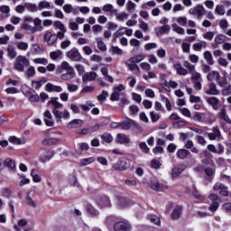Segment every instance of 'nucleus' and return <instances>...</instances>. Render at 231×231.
I'll use <instances>...</instances> for the list:
<instances>
[{
  "label": "nucleus",
  "mask_w": 231,
  "mask_h": 231,
  "mask_svg": "<svg viewBox=\"0 0 231 231\" xmlns=\"http://www.w3.org/2000/svg\"><path fill=\"white\" fill-rule=\"evenodd\" d=\"M191 81L193 84V88L196 91H201L203 86V78L201 77V73L193 71L191 72Z\"/></svg>",
  "instance_id": "obj_1"
},
{
  "label": "nucleus",
  "mask_w": 231,
  "mask_h": 231,
  "mask_svg": "<svg viewBox=\"0 0 231 231\" xmlns=\"http://www.w3.org/2000/svg\"><path fill=\"white\" fill-rule=\"evenodd\" d=\"M53 26L54 28L60 30V32H58L57 34H55L56 38L60 39V41H62V39L66 37V32H68L66 25H64V23H62V22L60 21H55L53 22Z\"/></svg>",
  "instance_id": "obj_2"
},
{
  "label": "nucleus",
  "mask_w": 231,
  "mask_h": 231,
  "mask_svg": "<svg viewBox=\"0 0 231 231\" xmlns=\"http://www.w3.org/2000/svg\"><path fill=\"white\" fill-rule=\"evenodd\" d=\"M131 167V162L127 158H122L117 162L113 164L115 171H125Z\"/></svg>",
  "instance_id": "obj_3"
},
{
  "label": "nucleus",
  "mask_w": 231,
  "mask_h": 231,
  "mask_svg": "<svg viewBox=\"0 0 231 231\" xmlns=\"http://www.w3.org/2000/svg\"><path fill=\"white\" fill-rule=\"evenodd\" d=\"M67 57L72 60V62H81L82 59H84L77 48H72L70 51H69L67 52Z\"/></svg>",
  "instance_id": "obj_4"
},
{
  "label": "nucleus",
  "mask_w": 231,
  "mask_h": 231,
  "mask_svg": "<svg viewBox=\"0 0 231 231\" xmlns=\"http://www.w3.org/2000/svg\"><path fill=\"white\" fill-rule=\"evenodd\" d=\"M206 12H207V10L201 5H198L189 10V15H195L197 17V19H201V17H203V15H205Z\"/></svg>",
  "instance_id": "obj_5"
},
{
  "label": "nucleus",
  "mask_w": 231,
  "mask_h": 231,
  "mask_svg": "<svg viewBox=\"0 0 231 231\" xmlns=\"http://www.w3.org/2000/svg\"><path fill=\"white\" fill-rule=\"evenodd\" d=\"M208 199L212 201V204L209 206V210L211 212H216L219 208V204L221 203V199L216 193H212L208 196Z\"/></svg>",
  "instance_id": "obj_6"
},
{
  "label": "nucleus",
  "mask_w": 231,
  "mask_h": 231,
  "mask_svg": "<svg viewBox=\"0 0 231 231\" xmlns=\"http://www.w3.org/2000/svg\"><path fill=\"white\" fill-rule=\"evenodd\" d=\"M207 104L214 109V111H217L219 107H221V100L216 97H208L206 98Z\"/></svg>",
  "instance_id": "obj_7"
},
{
  "label": "nucleus",
  "mask_w": 231,
  "mask_h": 231,
  "mask_svg": "<svg viewBox=\"0 0 231 231\" xmlns=\"http://www.w3.org/2000/svg\"><path fill=\"white\" fill-rule=\"evenodd\" d=\"M125 89V87L124 85L120 84L114 88V91L111 94L110 100L112 102H116L120 100V93Z\"/></svg>",
  "instance_id": "obj_8"
},
{
  "label": "nucleus",
  "mask_w": 231,
  "mask_h": 231,
  "mask_svg": "<svg viewBox=\"0 0 231 231\" xmlns=\"http://www.w3.org/2000/svg\"><path fill=\"white\" fill-rule=\"evenodd\" d=\"M204 91L206 95H219V90L217 89V86L214 82L208 83L207 87L204 88Z\"/></svg>",
  "instance_id": "obj_9"
},
{
  "label": "nucleus",
  "mask_w": 231,
  "mask_h": 231,
  "mask_svg": "<svg viewBox=\"0 0 231 231\" xmlns=\"http://www.w3.org/2000/svg\"><path fill=\"white\" fill-rule=\"evenodd\" d=\"M173 69H175L177 75H181L182 77H185L189 75V70L185 69L180 62H175L173 64Z\"/></svg>",
  "instance_id": "obj_10"
},
{
  "label": "nucleus",
  "mask_w": 231,
  "mask_h": 231,
  "mask_svg": "<svg viewBox=\"0 0 231 231\" xmlns=\"http://www.w3.org/2000/svg\"><path fill=\"white\" fill-rule=\"evenodd\" d=\"M44 41L49 46H53L57 42V36L51 33V32L47 31L44 34Z\"/></svg>",
  "instance_id": "obj_11"
},
{
  "label": "nucleus",
  "mask_w": 231,
  "mask_h": 231,
  "mask_svg": "<svg viewBox=\"0 0 231 231\" xmlns=\"http://www.w3.org/2000/svg\"><path fill=\"white\" fill-rule=\"evenodd\" d=\"M115 231H131V225L127 222H117L114 226Z\"/></svg>",
  "instance_id": "obj_12"
},
{
  "label": "nucleus",
  "mask_w": 231,
  "mask_h": 231,
  "mask_svg": "<svg viewBox=\"0 0 231 231\" xmlns=\"http://www.w3.org/2000/svg\"><path fill=\"white\" fill-rule=\"evenodd\" d=\"M97 77H98L97 72H93V71L86 72L82 76V80L84 84H88V82H93L94 80H97Z\"/></svg>",
  "instance_id": "obj_13"
},
{
  "label": "nucleus",
  "mask_w": 231,
  "mask_h": 231,
  "mask_svg": "<svg viewBox=\"0 0 231 231\" xmlns=\"http://www.w3.org/2000/svg\"><path fill=\"white\" fill-rule=\"evenodd\" d=\"M52 113L56 118H64L65 120H69L70 116L69 111L68 110H64L62 112L58 109H52Z\"/></svg>",
  "instance_id": "obj_14"
},
{
  "label": "nucleus",
  "mask_w": 231,
  "mask_h": 231,
  "mask_svg": "<svg viewBox=\"0 0 231 231\" xmlns=\"http://www.w3.org/2000/svg\"><path fill=\"white\" fill-rule=\"evenodd\" d=\"M97 203L101 208L111 207V200H109V197L107 196L98 197L97 199Z\"/></svg>",
  "instance_id": "obj_15"
},
{
  "label": "nucleus",
  "mask_w": 231,
  "mask_h": 231,
  "mask_svg": "<svg viewBox=\"0 0 231 231\" xmlns=\"http://www.w3.org/2000/svg\"><path fill=\"white\" fill-rule=\"evenodd\" d=\"M22 30H25V32H30L32 33H37V32H42V27H33L25 22L22 23Z\"/></svg>",
  "instance_id": "obj_16"
},
{
  "label": "nucleus",
  "mask_w": 231,
  "mask_h": 231,
  "mask_svg": "<svg viewBox=\"0 0 231 231\" xmlns=\"http://www.w3.org/2000/svg\"><path fill=\"white\" fill-rule=\"evenodd\" d=\"M149 187L156 192H162L165 189V187L157 180H151L149 183Z\"/></svg>",
  "instance_id": "obj_17"
},
{
  "label": "nucleus",
  "mask_w": 231,
  "mask_h": 231,
  "mask_svg": "<svg viewBox=\"0 0 231 231\" xmlns=\"http://www.w3.org/2000/svg\"><path fill=\"white\" fill-rule=\"evenodd\" d=\"M218 116L220 117V120H223L226 122V124H231L230 116H228V114L226 113V107L223 106L220 108V112L218 113Z\"/></svg>",
  "instance_id": "obj_18"
},
{
  "label": "nucleus",
  "mask_w": 231,
  "mask_h": 231,
  "mask_svg": "<svg viewBox=\"0 0 231 231\" xmlns=\"http://www.w3.org/2000/svg\"><path fill=\"white\" fill-rule=\"evenodd\" d=\"M53 154H55L53 151H45L44 153L40 156L39 160L42 163H46V162H50V160L53 158Z\"/></svg>",
  "instance_id": "obj_19"
},
{
  "label": "nucleus",
  "mask_w": 231,
  "mask_h": 231,
  "mask_svg": "<svg viewBox=\"0 0 231 231\" xmlns=\"http://www.w3.org/2000/svg\"><path fill=\"white\" fill-rule=\"evenodd\" d=\"M116 142V143L126 144L131 143V139L125 134H117Z\"/></svg>",
  "instance_id": "obj_20"
},
{
  "label": "nucleus",
  "mask_w": 231,
  "mask_h": 231,
  "mask_svg": "<svg viewBox=\"0 0 231 231\" xmlns=\"http://www.w3.org/2000/svg\"><path fill=\"white\" fill-rule=\"evenodd\" d=\"M184 147L186 149H189L190 152L193 154H199V149L194 145V142L192 140H188L186 141Z\"/></svg>",
  "instance_id": "obj_21"
},
{
  "label": "nucleus",
  "mask_w": 231,
  "mask_h": 231,
  "mask_svg": "<svg viewBox=\"0 0 231 231\" xmlns=\"http://www.w3.org/2000/svg\"><path fill=\"white\" fill-rule=\"evenodd\" d=\"M45 89L49 93H60L62 91V87L48 83Z\"/></svg>",
  "instance_id": "obj_22"
},
{
  "label": "nucleus",
  "mask_w": 231,
  "mask_h": 231,
  "mask_svg": "<svg viewBox=\"0 0 231 231\" xmlns=\"http://www.w3.org/2000/svg\"><path fill=\"white\" fill-rule=\"evenodd\" d=\"M84 125V121L82 119H74L70 121L68 125L69 129H79Z\"/></svg>",
  "instance_id": "obj_23"
},
{
  "label": "nucleus",
  "mask_w": 231,
  "mask_h": 231,
  "mask_svg": "<svg viewBox=\"0 0 231 231\" xmlns=\"http://www.w3.org/2000/svg\"><path fill=\"white\" fill-rule=\"evenodd\" d=\"M157 37H162V35H165V33H169L171 32L170 25H162L161 27H157L155 29Z\"/></svg>",
  "instance_id": "obj_24"
},
{
  "label": "nucleus",
  "mask_w": 231,
  "mask_h": 231,
  "mask_svg": "<svg viewBox=\"0 0 231 231\" xmlns=\"http://www.w3.org/2000/svg\"><path fill=\"white\" fill-rule=\"evenodd\" d=\"M4 165L9 169V171H12L13 172H15L16 171V166H15V161L11 158H7L4 162Z\"/></svg>",
  "instance_id": "obj_25"
},
{
  "label": "nucleus",
  "mask_w": 231,
  "mask_h": 231,
  "mask_svg": "<svg viewBox=\"0 0 231 231\" xmlns=\"http://www.w3.org/2000/svg\"><path fill=\"white\" fill-rule=\"evenodd\" d=\"M221 136V131H219L218 126L213 127L212 133L208 134V138L209 140H216L217 138H219Z\"/></svg>",
  "instance_id": "obj_26"
},
{
  "label": "nucleus",
  "mask_w": 231,
  "mask_h": 231,
  "mask_svg": "<svg viewBox=\"0 0 231 231\" xmlns=\"http://www.w3.org/2000/svg\"><path fill=\"white\" fill-rule=\"evenodd\" d=\"M190 156V151L187 149H180L177 151V158L179 160H187Z\"/></svg>",
  "instance_id": "obj_27"
},
{
  "label": "nucleus",
  "mask_w": 231,
  "mask_h": 231,
  "mask_svg": "<svg viewBox=\"0 0 231 231\" xmlns=\"http://www.w3.org/2000/svg\"><path fill=\"white\" fill-rule=\"evenodd\" d=\"M225 39H226V36L223 34H218L215 37V42L212 44L213 48L215 50H217L219 48V44H223L225 42Z\"/></svg>",
  "instance_id": "obj_28"
},
{
  "label": "nucleus",
  "mask_w": 231,
  "mask_h": 231,
  "mask_svg": "<svg viewBox=\"0 0 231 231\" xmlns=\"http://www.w3.org/2000/svg\"><path fill=\"white\" fill-rule=\"evenodd\" d=\"M221 74H219V72L217 70H211L208 73L207 75V79L208 80V82H214V80H217V79H219V76Z\"/></svg>",
  "instance_id": "obj_29"
},
{
  "label": "nucleus",
  "mask_w": 231,
  "mask_h": 231,
  "mask_svg": "<svg viewBox=\"0 0 231 231\" xmlns=\"http://www.w3.org/2000/svg\"><path fill=\"white\" fill-rule=\"evenodd\" d=\"M183 171H185V166L183 165L174 167L171 171V178H178Z\"/></svg>",
  "instance_id": "obj_30"
},
{
  "label": "nucleus",
  "mask_w": 231,
  "mask_h": 231,
  "mask_svg": "<svg viewBox=\"0 0 231 231\" xmlns=\"http://www.w3.org/2000/svg\"><path fill=\"white\" fill-rule=\"evenodd\" d=\"M103 12H105V14H113L115 15V14H116V12H118V9H116L113 5L111 4H106L105 5H103L102 7Z\"/></svg>",
  "instance_id": "obj_31"
},
{
  "label": "nucleus",
  "mask_w": 231,
  "mask_h": 231,
  "mask_svg": "<svg viewBox=\"0 0 231 231\" xmlns=\"http://www.w3.org/2000/svg\"><path fill=\"white\" fill-rule=\"evenodd\" d=\"M97 159L95 157L84 158L79 161L80 167H86L87 165H91V163H95Z\"/></svg>",
  "instance_id": "obj_32"
},
{
  "label": "nucleus",
  "mask_w": 231,
  "mask_h": 231,
  "mask_svg": "<svg viewBox=\"0 0 231 231\" xmlns=\"http://www.w3.org/2000/svg\"><path fill=\"white\" fill-rule=\"evenodd\" d=\"M181 210H183L181 206H176L171 214V219H180V217L181 216Z\"/></svg>",
  "instance_id": "obj_33"
},
{
  "label": "nucleus",
  "mask_w": 231,
  "mask_h": 231,
  "mask_svg": "<svg viewBox=\"0 0 231 231\" xmlns=\"http://www.w3.org/2000/svg\"><path fill=\"white\" fill-rule=\"evenodd\" d=\"M86 211L92 217H97V216H98V210L89 204L86 206Z\"/></svg>",
  "instance_id": "obj_34"
},
{
  "label": "nucleus",
  "mask_w": 231,
  "mask_h": 231,
  "mask_svg": "<svg viewBox=\"0 0 231 231\" xmlns=\"http://www.w3.org/2000/svg\"><path fill=\"white\" fill-rule=\"evenodd\" d=\"M59 97H51V99L48 102V104H51L54 108L52 109H62L63 105L60 103Z\"/></svg>",
  "instance_id": "obj_35"
},
{
  "label": "nucleus",
  "mask_w": 231,
  "mask_h": 231,
  "mask_svg": "<svg viewBox=\"0 0 231 231\" xmlns=\"http://www.w3.org/2000/svg\"><path fill=\"white\" fill-rule=\"evenodd\" d=\"M7 57H9V59H15L17 57V51L13 45H8L7 47Z\"/></svg>",
  "instance_id": "obj_36"
},
{
  "label": "nucleus",
  "mask_w": 231,
  "mask_h": 231,
  "mask_svg": "<svg viewBox=\"0 0 231 231\" xmlns=\"http://www.w3.org/2000/svg\"><path fill=\"white\" fill-rule=\"evenodd\" d=\"M204 59L209 66H214V58L212 57V53L210 51H206L204 52Z\"/></svg>",
  "instance_id": "obj_37"
},
{
  "label": "nucleus",
  "mask_w": 231,
  "mask_h": 231,
  "mask_svg": "<svg viewBox=\"0 0 231 231\" xmlns=\"http://www.w3.org/2000/svg\"><path fill=\"white\" fill-rule=\"evenodd\" d=\"M50 58L52 60H59L62 59V51L58 50V51H51L50 53Z\"/></svg>",
  "instance_id": "obj_38"
},
{
  "label": "nucleus",
  "mask_w": 231,
  "mask_h": 231,
  "mask_svg": "<svg viewBox=\"0 0 231 231\" xmlns=\"http://www.w3.org/2000/svg\"><path fill=\"white\" fill-rule=\"evenodd\" d=\"M155 6H156V1L151 0L143 3L141 5V8H143V10H151V8H154Z\"/></svg>",
  "instance_id": "obj_39"
},
{
  "label": "nucleus",
  "mask_w": 231,
  "mask_h": 231,
  "mask_svg": "<svg viewBox=\"0 0 231 231\" xmlns=\"http://www.w3.org/2000/svg\"><path fill=\"white\" fill-rule=\"evenodd\" d=\"M126 10L129 14H134V12H136V4L131 0H128L126 3Z\"/></svg>",
  "instance_id": "obj_40"
},
{
  "label": "nucleus",
  "mask_w": 231,
  "mask_h": 231,
  "mask_svg": "<svg viewBox=\"0 0 231 231\" xmlns=\"http://www.w3.org/2000/svg\"><path fill=\"white\" fill-rule=\"evenodd\" d=\"M61 69L67 72H75V69L68 61H62L60 65Z\"/></svg>",
  "instance_id": "obj_41"
},
{
  "label": "nucleus",
  "mask_w": 231,
  "mask_h": 231,
  "mask_svg": "<svg viewBox=\"0 0 231 231\" xmlns=\"http://www.w3.org/2000/svg\"><path fill=\"white\" fill-rule=\"evenodd\" d=\"M16 62L23 64V66H30V60L25 56H17Z\"/></svg>",
  "instance_id": "obj_42"
},
{
  "label": "nucleus",
  "mask_w": 231,
  "mask_h": 231,
  "mask_svg": "<svg viewBox=\"0 0 231 231\" xmlns=\"http://www.w3.org/2000/svg\"><path fill=\"white\" fill-rule=\"evenodd\" d=\"M217 84L220 88H226V86H228V81L226 80V78L221 77V75H220V76H218V78L217 79Z\"/></svg>",
  "instance_id": "obj_43"
},
{
  "label": "nucleus",
  "mask_w": 231,
  "mask_h": 231,
  "mask_svg": "<svg viewBox=\"0 0 231 231\" xmlns=\"http://www.w3.org/2000/svg\"><path fill=\"white\" fill-rule=\"evenodd\" d=\"M203 48H207V42H201L193 44L194 51H201Z\"/></svg>",
  "instance_id": "obj_44"
},
{
  "label": "nucleus",
  "mask_w": 231,
  "mask_h": 231,
  "mask_svg": "<svg viewBox=\"0 0 231 231\" xmlns=\"http://www.w3.org/2000/svg\"><path fill=\"white\" fill-rule=\"evenodd\" d=\"M44 8H53V6H51V3L46 1V0H43V1H41L38 5V10H44Z\"/></svg>",
  "instance_id": "obj_45"
},
{
  "label": "nucleus",
  "mask_w": 231,
  "mask_h": 231,
  "mask_svg": "<svg viewBox=\"0 0 231 231\" xmlns=\"http://www.w3.org/2000/svg\"><path fill=\"white\" fill-rule=\"evenodd\" d=\"M75 72H66L60 75L61 80H71V79H75Z\"/></svg>",
  "instance_id": "obj_46"
},
{
  "label": "nucleus",
  "mask_w": 231,
  "mask_h": 231,
  "mask_svg": "<svg viewBox=\"0 0 231 231\" xmlns=\"http://www.w3.org/2000/svg\"><path fill=\"white\" fill-rule=\"evenodd\" d=\"M25 8L26 10H28V12H32V13H35L39 10V6L32 3H25Z\"/></svg>",
  "instance_id": "obj_47"
},
{
  "label": "nucleus",
  "mask_w": 231,
  "mask_h": 231,
  "mask_svg": "<svg viewBox=\"0 0 231 231\" xmlns=\"http://www.w3.org/2000/svg\"><path fill=\"white\" fill-rule=\"evenodd\" d=\"M171 28L173 32H176V33H179V35H185V29L181 28L180 25H178V23H173Z\"/></svg>",
  "instance_id": "obj_48"
},
{
  "label": "nucleus",
  "mask_w": 231,
  "mask_h": 231,
  "mask_svg": "<svg viewBox=\"0 0 231 231\" xmlns=\"http://www.w3.org/2000/svg\"><path fill=\"white\" fill-rule=\"evenodd\" d=\"M96 41L97 42L98 50H100L101 51H107V46L106 45V43L104 42H102L101 38H96Z\"/></svg>",
  "instance_id": "obj_49"
},
{
  "label": "nucleus",
  "mask_w": 231,
  "mask_h": 231,
  "mask_svg": "<svg viewBox=\"0 0 231 231\" xmlns=\"http://www.w3.org/2000/svg\"><path fill=\"white\" fill-rule=\"evenodd\" d=\"M126 66L133 73H140V67L134 63H126Z\"/></svg>",
  "instance_id": "obj_50"
},
{
  "label": "nucleus",
  "mask_w": 231,
  "mask_h": 231,
  "mask_svg": "<svg viewBox=\"0 0 231 231\" xmlns=\"http://www.w3.org/2000/svg\"><path fill=\"white\" fill-rule=\"evenodd\" d=\"M58 142H59V139L47 138V139H43L42 143V145H55V143H57Z\"/></svg>",
  "instance_id": "obj_51"
},
{
  "label": "nucleus",
  "mask_w": 231,
  "mask_h": 231,
  "mask_svg": "<svg viewBox=\"0 0 231 231\" xmlns=\"http://www.w3.org/2000/svg\"><path fill=\"white\" fill-rule=\"evenodd\" d=\"M9 142L14 145H23V143H24V139L21 140L16 136H11L9 137Z\"/></svg>",
  "instance_id": "obj_52"
},
{
  "label": "nucleus",
  "mask_w": 231,
  "mask_h": 231,
  "mask_svg": "<svg viewBox=\"0 0 231 231\" xmlns=\"http://www.w3.org/2000/svg\"><path fill=\"white\" fill-rule=\"evenodd\" d=\"M213 190L217 191V190H228V187H226L225 184L221 182H217L214 187Z\"/></svg>",
  "instance_id": "obj_53"
},
{
  "label": "nucleus",
  "mask_w": 231,
  "mask_h": 231,
  "mask_svg": "<svg viewBox=\"0 0 231 231\" xmlns=\"http://www.w3.org/2000/svg\"><path fill=\"white\" fill-rule=\"evenodd\" d=\"M183 66L189 73H193L196 69V66L192 65L189 60H185Z\"/></svg>",
  "instance_id": "obj_54"
},
{
  "label": "nucleus",
  "mask_w": 231,
  "mask_h": 231,
  "mask_svg": "<svg viewBox=\"0 0 231 231\" xmlns=\"http://www.w3.org/2000/svg\"><path fill=\"white\" fill-rule=\"evenodd\" d=\"M28 46H29L28 42H16V48L21 51H26V50H28Z\"/></svg>",
  "instance_id": "obj_55"
},
{
  "label": "nucleus",
  "mask_w": 231,
  "mask_h": 231,
  "mask_svg": "<svg viewBox=\"0 0 231 231\" xmlns=\"http://www.w3.org/2000/svg\"><path fill=\"white\" fill-rule=\"evenodd\" d=\"M101 140L106 143H111V142H113V135L109 133H105L101 135Z\"/></svg>",
  "instance_id": "obj_56"
},
{
  "label": "nucleus",
  "mask_w": 231,
  "mask_h": 231,
  "mask_svg": "<svg viewBox=\"0 0 231 231\" xmlns=\"http://www.w3.org/2000/svg\"><path fill=\"white\" fill-rule=\"evenodd\" d=\"M139 28L146 33V32H149V24L145 23L143 20L139 19Z\"/></svg>",
  "instance_id": "obj_57"
},
{
  "label": "nucleus",
  "mask_w": 231,
  "mask_h": 231,
  "mask_svg": "<svg viewBox=\"0 0 231 231\" xmlns=\"http://www.w3.org/2000/svg\"><path fill=\"white\" fill-rule=\"evenodd\" d=\"M205 114L199 113V112H195L192 116V120L195 122H203V116Z\"/></svg>",
  "instance_id": "obj_58"
},
{
  "label": "nucleus",
  "mask_w": 231,
  "mask_h": 231,
  "mask_svg": "<svg viewBox=\"0 0 231 231\" xmlns=\"http://www.w3.org/2000/svg\"><path fill=\"white\" fill-rule=\"evenodd\" d=\"M116 18L117 21H124L125 19H127L129 17V14L127 13H115Z\"/></svg>",
  "instance_id": "obj_59"
},
{
  "label": "nucleus",
  "mask_w": 231,
  "mask_h": 231,
  "mask_svg": "<svg viewBox=\"0 0 231 231\" xmlns=\"http://www.w3.org/2000/svg\"><path fill=\"white\" fill-rule=\"evenodd\" d=\"M25 202H26V205H28L29 207H32V208H35L37 207V202H35L34 199H32V197L30 196L26 197Z\"/></svg>",
  "instance_id": "obj_60"
},
{
  "label": "nucleus",
  "mask_w": 231,
  "mask_h": 231,
  "mask_svg": "<svg viewBox=\"0 0 231 231\" xmlns=\"http://www.w3.org/2000/svg\"><path fill=\"white\" fill-rule=\"evenodd\" d=\"M34 64H42V66H46L48 64V59L46 58H35L33 60Z\"/></svg>",
  "instance_id": "obj_61"
},
{
  "label": "nucleus",
  "mask_w": 231,
  "mask_h": 231,
  "mask_svg": "<svg viewBox=\"0 0 231 231\" xmlns=\"http://www.w3.org/2000/svg\"><path fill=\"white\" fill-rule=\"evenodd\" d=\"M73 5H71V4H67L65 5H63V12H65V14H73Z\"/></svg>",
  "instance_id": "obj_62"
},
{
  "label": "nucleus",
  "mask_w": 231,
  "mask_h": 231,
  "mask_svg": "<svg viewBox=\"0 0 231 231\" xmlns=\"http://www.w3.org/2000/svg\"><path fill=\"white\" fill-rule=\"evenodd\" d=\"M216 14L218 15H225V6L224 5H217L215 8Z\"/></svg>",
  "instance_id": "obj_63"
},
{
  "label": "nucleus",
  "mask_w": 231,
  "mask_h": 231,
  "mask_svg": "<svg viewBox=\"0 0 231 231\" xmlns=\"http://www.w3.org/2000/svg\"><path fill=\"white\" fill-rule=\"evenodd\" d=\"M221 94L224 97H226L228 95H231V85L227 86V87H224V88L221 90Z\"/></svg>",
  "instance_id": "obj_64"
}]
</instances>
